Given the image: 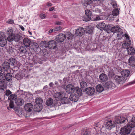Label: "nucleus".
<instances>
[{"instance_id": "1", "label": "nucleus", "mask_w": 135, "mask_h": 135, "mask_svg": "<svg viewBox=\"0 0 135 135\" xmlns=\"http://www.w3.org/2000/svg\"><path fill=\"white\" fill-rule=\"evenodd\" d=\"M104 0H82V4L84 8H91V9L96 12H100V10L96 8L94 9L92 7L94 6H98Z\"/></svg>"}, {"instance_id": "2", "label": "nucleus", "mask_w": 135, "mask_h": 135, "mask_svg": "<svg viewBox=\"0 0 135 135\" xmlns=\"http://www.w3.org/2000/svg\"><path fill=\"white\" fill-rule=\"evenodd\" d=\"M115 120L116 123L120 124L128 122V127L131 130L132 128L135 127V117H129L127 119L122 116L116 117Z\"/></svg>"}, {"instance_id": "3", "label": "nucleus", "mask_w": 135, "mask_h": 135, "mask_svg": "<svg viewBox=\"0 0 135 135\" xmlns=\"http://www.w3.org/2000/svg\"><path fill=\"white\" fill-rule=\"evenodd\" d=\"M13 30L12 29L8 30L7 34L9 35L7 38V40L9 42L14 41L16 42H18L22 39V37L20 35L13 33Z\"/></svg>"}, {"instance_id": "4", "label": "nucleus", "mask_w": 135, "mask_h": 135, "mask_svg": "<svg viewBox=\"0 0 135 135\" xmlns=\"http://www.w3.org/2000/svg\"><path fill=\"white\" fill-rule=\"evenodd\" d=\"M131 44V40H129V41L127 43L126 42L125 44H126L127 47H126V48L127 49V52L129 54L132 55L133 54L135 53V50L132 47H129Z\"/></svg>"}, {"instance_id": "5", "label": "nucleus", "mask_w": 135, "mask_h": 135, "mask_svg": "<svg viewBox=\"0 0 135 135\" xmlns=\"http://www.w3.org/2000/svg\"><path fill=\"white\" fill-rule=\"evenodd\" d=\"M6 37L2 32H0V46L3 47L7 44Z\"/></svg>"}, {"instance_id": "6", "label": "nucleus", "mask_w": 135, "mask_h": 135, "mask_svg": "<svg viewBox=\"0 0 135 135\" xmlns=\"http://www.w3.org/2000/svg\"><path fill=\"white\" fill-rule=\"evenodd\" d=\"M115 81L119 84H123L126 82V79L122 76L116 75L114 77Z\"/></svg>"}, {"instance_id": "7", "label": "nucleus", "mask_w": 135, "mask_h": 135, "mask_svg": "<svg viewBox=\"0 0 135 135\" xmlns=\"http://www.w3.org/2000/svg\"><path fill=\"white\" fill-rule=\"evenodd\" d=\"M75 88L74 86L73 85L70 84H68L65 87H64L65 90L68 94L75 92Z\"/></svg>"}, {"instance_id": "8", "label": "nucleus", "mask_w": 135, "mask_h": 135, "mask_svg": "<svg viewBox=\"0 0 135 135\" xmlns=\"http://www.w3.org/2000/svg\"><path fill=\"white\" fill-rule=\"evenodd\" d=\"M128 127L127 126H125L124 128H122L120 130V134L121 135H126L129 133L132 130Z\"/></svg>"}, {"instance_id": "9", "label": "nucleus", "mask_w": 135, "mask_h": 135, "mask_svg": "<svg viewBox=\"0 0 135 135\" xmlns=\"http://www.w3.org/2000/svg\"><path fill=\"white\" fill-rule=\"evenodd\" d=\"M65 93L62 91L57 92L55 93L54 97L56 100H60L62 97H65Z\"/></svg>"}, {"instance_id": "10", "label": "nucleus", "mask_w": 135, "mask_h": 135, "mask_svg": "<svg viewBox=\"0 0 135 135\" xmlns=\"http://www.w3.org/2000/svg\"><path fill=\"white\" fill-rule=\"evenodd\" d=\"M65 39V34L62 33L59 34L55 38L56 41L58 42H62Z\"/></svg>"}, {"instance_id": "11", "label": "nucleus", "mask_w": 135, "mask_h": 135, "mask_svg": "<svg viewBox=\"0 0 135 135\" xmlns=\"http://www.w3.org/2000/svg\"><path fill=\"white\" fill-rule=\"evenodd\" d=\"M85 30L84 28L82 27H79L76 31V35L79 36H82L84 33Z\"/></svg>"}, {"instance_id": "12", "label": "nucleus", "mask_w": 135, "mask_h": 135, "mask_svg": "<svg viewBox=\"0 0 135 135\" xmlns=\"http://www.w3.org/2000/svg\"><path fill=\"white\" fill-rule=\"evenodd\" d=\"M105 87L107 89H111L114 88L115 85L111 81H108L106 82L105 85Z\"/></svg>"}, {"instance_id": "13", "label": "nucleus", "mask_w": 135, "mask_h": 135, "mask_svg": "<svg viewBox=\"0 0 135 135\" xmlns=\"http://www.w3.org/2000/svg\"><path fill=\"white\" fill-rule=\"evenodd\" d=\"M48 46L50 49H55L57 47V45L55 41L51 40L49 42Z\"/></svg>"}, {"instance_id": "14", "label": "nucleus", "mask_w": 135, "mask_h": 135, "mask_svg": "<svg viewBox=\"0 0 135 135\" xmlns=\"http://www.w3.org/2000/svg\"><path fill=\"white\" fill-rule=\"evenodd\" d=\"M105 126L107 129L110 130L112 128L115 127V125L112 120H110L106 123Z\"/></svg>"}, {"instance_id": "15", "label": "nucleus", "mask_w": 135, "mask_h": 135, "mask_svg": "<svg viewBox=\"0 0 135 135\" xmlns=\"http://www.w3.org/2000/svg\"><path fill=\"white\" fill-rule=\"evenodd\" d=\"M35 102L36 104H39L40 105L39 106V109L40 110H41L42 108V106L41 105V104L43 102L42 99L41 98H37L35 100Z\"/></svg>"}, {"instance_id": "16", "label": "nucleus", "mask_w": 135, "mask_h": 135, "mask_svg": "<svg viewBox=\"0 0 135 135\" xmlns=\"http://www.w3.org/2000/svg\"><path fill=\"white\" fill-rule=\"evenodd\" d=\"M99 79L100 81L105 82L107 80L108 78L106 74L102 73L99 75Z\"/></svg>"}, {"instance_id": "17", "label": "nucleus", "mask_w": 135, "mask_h": 135, "mask_svg": "<svg viewBox=\"0 0 135 135\" xmlns=\"http://www.w3.org/2000/svg\"><path fill=\"white\" fill-rule=\"evenodd\" d=\"M86 93L89 95H93L95 92V89L93 87H89L86 88Z\"/></svg>"}, {"instance_id": "18", "label": "nucleus", "mask_w": 135, "mask_h": 135, "mask_svg": "<svg viewBox=\"0 0 135 135\" xmlns=\"http://www.w3.org/2000/svg\"><path fill=\"white\" fill-rule=\"evenodd\" d=\"M31 42V40L27 38H25L23 40V44L26 47H28L30 46Z\"/></svg>"}, {"instance_id": "19", "label": "nucleus", "mask_w": 135, "mask_h": 135, "mask_svg": "<svg viewBox=\"0 0 135 135\" xmlns=\"http://www.w3.org/2000/svg\"><path fill=\"white\" fill-rule=\"evenodd\" d=\"M69 99L70 100L76 102L78 100L79 96L75 94H71L69 97Z\"/></svg>"}, {"instance_id": "20", "label": "nucleus", "mask_w": 135, "mask_h": 135, "mask_svg": "<svg viewBox=\"0 0 135 135\" xmlns=\"http://www.w3.org/2000/svg\"><path fill=\"white\" fill-rule=\"evenodd\" d=\"M129 65L132 66H135V57L132 56L130 57L128 60Z\"/></svg>"}, {"instance_id": "21", "label": "nucleus", "mask_w": 135, "mask_h": 135, "mask_svg": "<svg viewBox=\"0 0 135 135\" xmlns=\"http://www.w3.org/2000/svg\"><path fill=\"white\" fill-rule=\"evenodd\" d=\"M15 102L17 105L21 106L23 104L24 101L22 99L19 98H17L15 100Z\"/></svg>"}, {"instance_id": "22", "label": "nucleus", "mask_w": 135, "mask_h": 135, "mask_svg": "<svg viewBox=\"0 0 135 135\" xmlns=\"http://www.w3.org/2000/svg\"><path fill=\"white\" fill-rule=\"evenodd\" d=\"M105 24L103 22L100 23L98 24L96 26L97 28L102 31L105 30Z\"/></svg>"}, {"instance_id": "23", "label": "nucleus", "mask_w": 135, "mask_h": 135, "mask_svg": "<svg viewBox=\"0 0 135 135\" xmlns=\"http://www.w3.org/2000/svg\"><path fill=\"white\" fill-rule=\"evenodd\" d=\"M33 105L31 103H27L25 106V110L27 112H30L33 108Z\"/></svg>"}, {"instance_id": "24", "label": "nucleus", "mask_w": 135, "mask_h": 135, "mask_svg": "<svg viewBox=\"0 0 135 135\" xmlns=\"http://www.w3.org/2000/svg\"><path fill=\"white\" fill-rule=\"evenodd\" d=\"M85 13L87 16V17H88V19L86 21H87L91 20V17L92 16L91 15L92 14L91 11L89 9H86L85 11Z\"/></svg>"}, {"instance_id": "25", "label": "nucleus", "mask_w": 135, "mask_h": 135, "mask_svg": "<svg viewBox=\"0 0 135 135\" xmlns=\"http://www.w3.org/2000/svg\"><path fill=\"white\" fill-rule=\"evenodd\" d=\"M94 28L91 26H89L86 28V33L91 34L93 33Z\"/></svg>"}, {"instance_id": "26", "label": "nucleus", "mask_w": 135, "mask_h": 135, "mask_svg": "<svg viewBox=\"0 0 135 135\" xmlns=\"http://www.w3.org/2000/svg\"><path fill=\"white\" fill-rule=\"evenodd\" d=\"M130 71L128 70H123L121 72L122 76L124 78L128 77Z\"/></svg>"}, {"instance_id": "27", "label": "nucleus", "mask_w": 135, "mask_h": 135, "mask_svg": "<svg viewBox=\"0 0 135 135\" xmlns=\"http://www.w3.org/2000/svg\"><path fill=\"white\" fill-rule=\"evenodd\" d=\"M60 100L62 104H69L70 103V101L69 99L65 97H62Z\"/></svg>"}, {"instance_id": "28", "label": "nucleus", "mask_w": 135, "mask_h": 135, "mask_svg": "<svg viewBox=\"0 0 135 135\" xmlns=\"http://www.w3.org/2000/svg\"><path fill=\"white\" fill-rule=\"evenodd\" d=\"M120 30V28L118 26H115L112 27L110 29V31L114 33L117 32L118 30Z\"/></svg>"}, {"instance_id": "29", "label": "nucleus", "mask_w": 135, "mask_h": 135, "mask_svg": "<svg viewBox=\"0 0 135 135\" xmlns=\"http://www.w3.org/2000/svg\"><path fill=\"white\" fill-rule=\"evenodd\" d=\"M9 63L7 62H4L3 64V68L5 70H7L9 69Z\"/></svg>"}, {"instance_id": "30", "label": "nucleus", "mask_w": 135, "mask_h": 135, "mask_svg": "<svg viewBox=\"0 0 135 135\" xmlns=\"http://www.w3.org/2000/svg\"><path fill=\"white\" fill-rule=\"evenodd\" d=\"M96 89L98 92H101L104 90V88L102 85H98L96 86Z\"/></svg>"}, {"instance_id": "31", "label": "nucleus", "mask_w": 135, "mask_h": 135, "mask_svg": "<svg viewBox=\"0 0 135 135\" xmlns=\"http://www.w3.org/2000/svg\"><path fill=\"white\" fill-rule=\"evenodd\" d=\"M75 92H76L79 96H81L82 94L81 89L78 87L75 88Z\"/></svg>"}, {"instance_id": "32", "label": "nucleus", "mask_w": 135, "mask_h": 135, "mask_svg": "<svg viewBox=\"0 0 135 135\" xmlns=\"http://www.w3.org/2000/svg\"><path fill=\"white\" fill-rule=\"evenodd\" d=\"M53 103V99L52 98H49L46 101V104L47 106H50L52 105Z\"/></svg>"}, {"instance_id": "33", "label": "nucleus", "mask_w": 135, "mask_h": 135, "mask_svg": "<svg viewBox=\"0 0 135 135\" xmlns=\"http://www.w3.org/2000/svg\"><path fill=\"white\" fill-rule=\"evenodd\" d=\"M80 85L81 88L83 90L84 89H86L87 84L85 81H82L80 83Z\"/></svg>"}, {"instance_id": "34", "label": "nucleus", "mask_w": 135, "mask_h": 135, "mask_svg": "<svg viewBox=\"0 0 135 135\" xmlns=\"http://www.w3.org/2000/svg\"><path fill=\"white\" fill-rule=\"evenodd\" d=\"M112 14L113 16H117L119 14V10L117 8L114 9L112 12Z\"/></svg>"}, {"instance_id": "35", "label": "nucleus", "mask_w": 135, "mask_h": 135, "mask_svg": "<svg viewBox=\"0 0 135 135\" xmlns=\"http://www.w3.org/2000/svg\"><path fill=\"white\" fill-rule=\"evenodd\" d=\"M5 79V76L3 73H0V82H4Z\"/></svg>"}, {"instance_id": "36", "label": "nucleus", "mask_w": 135, "mask_h": 135, "mask_svg": "<svg viewBox=\"0 0 135 135\" xmlns=\"http://www.w3.org/2000/svg\"><path fill=\"white\" fill-rule=\"evenodd\" d=\"M12 76L10 73H8L7 74L5 77V79L8 81H10L11 80Z\"/></svg>"}, {"instance_id": "37", "label": "nucleus", "mask_w": 135, "mask_h": 135, "mask_svg": "<svg viewBox=\"0 0 135 135\" xmlns=\"http://www.w3.org/2000/svg\"><path fill=\"white\" fill-rule=\"evenodd\" d=\"M17 95L15 94H11L8 97V99L10 101L15 100L17 98Z\"/></svg>"}, {"instance_id": "38", "label": "nucleus", "mask_w": 135, "mask_h": 135, "mask_svg": "<svg viewBox=\"0 0 135 135\" xmlns=\"http://www.w3.org/2000/svg\"><path fill=\"white\" fill-rule=\"evenodd\" d=\"M110 4L112 6L113 8H117V3L116 2L114 1H112Z\"/></svg>"}, {"instance_id": "39", "label": "nucleus", "mask_w": 135, "mask_h": 135, "mask_svg": "<svg viewBox=\"0 0 135 135\" xmlns=\"http://www.w3.org/2000/svg\"><path fill=\"white\" fill-rule=\"evenodd\" d=\"M10 62L11 64L15 66L16 64V61L13 58H11L10 60Z\"/></svg>"}, {"instance_id": "40", "label": "nucleus", "mask_w": 135, "mask_h": 135, "mask_svg": "<svg viewBox=\"0 0 135 135\" xmlns=\"http://www.w3.org/2000/svg\"><path fill=\"white\" fill-rule=\"evenodd\" d=\"M6 88V85L4 84V82H0V89H1L4 90Z\"/></svg>"}, {"instance_id": "41", "label": "nucleus", "mask_w": 135, "mask_h": 135, "mask_svg": "<svg viewBox=\"0 0 135 135\" xmlns=\"http://www.w3.org/2000/svg\"><path fill=\"white\" fill-rule=\"evenodd\" d=\"M19 50L20 52L22 54L25 53L26 51V49H25L24 47L23 46H21L20 47Z\"/></svg>"}, {"instance_id": "42", "label": "nucleus", "mask_w": 135, "mask_h": 135, "mask_svg": "<svg viewBox=\"0 0 135 135\" xmlns=\"http://www.w3.org/2000/svg\"><path fill=\"white\" fill-rule=\"evenodd\" d=\"M117 32H118L117 37H120L123 35V31H121V29L120 30H118V31Z\"/></svg>"}, {"instance_id": "43", "label": "nucleus", "mask_w": 135, "mask_h": 135, "mask_svg": "<svg viewBox=\"0 0 135 135\" xmlns=\"http://www.w3.org/2000/svg\"><path fill=\"white\" fill-rule=\"evenodd\" d=\"M9 107L10 108L13 109L14 107V105L13 102L12 100L10 101L9 104Z\"/></svg>"}, {"instance_id": "44", "label": "nucleus", "mask_w": 135, "mask_h": 135, "mask_svg": "<svg viewBox=\"0 0 135 135\" xmlns=\"http://www.w3.org/2000/svg\"><path fill=\"white\" fill-rule=\"evenodd\" d=\"M95 18H94V19H91V20H94V21H98L100 20L101 19V18L99 16H94Z\"/></svg>"}, {"instance_id": "45", "label": "nucleus", "mask_w": 135, "mask_h": 135, "mask_svg": "<svg viewBox=\"0 0 135 135\" xmlns=\"http://www.w3.org/2000/svg\"><path fill=\"white\" fill-rule=\"evenodd\" d=\"M14 49H13L12 48H9L7 50V52L9 54H12L13 53V52L14 51Z\"/></svg>"}, {"instance_id": "46", "label": "nucleus", "mask_w": 135, "mask_h": 135, "mask_svg": "<svg viewBox=\"0 0 135 135\" xmlns=\"http://www.w3.org/2000/svg\"><path fill=\"white\" fill-rule=\"evenodd\" d=\"M11 92L9 90H7L6 91L5 95L7 96H8L11 93Z\"/></svg>"}, {"instance_id": "47", "label": "nucleus", "mask_w": 135, "mask_h": 135, "mask_svg": "<svg viewBox=\"0 0 135 135\" xmlns=\"http://www.w3.org/2000/svg\"><path fill=\"white\" fill-rule=\"evenodd\" d=\"M62 28V27L61 26L57 27L55 28L54 30L55 31H58L60 30Z\"/></svg>"}, {"instance_id": "48", "label": "nucleus", "mask_w": 135, "mask_h": 135, "mask_svg": "<svg viewBox=\"0 0 135 135\" xmlns=\"http://www.w3.org/2000/svg\"><path fill=\"white\" fill-rule=\"evenodd\" d=\"M7 22L8 23L10 24H13L14 23V21L12 20H9Z\"/></svg>"}, {"instance_id": "49", "label": "nucleus", "mask_w": 135, "mask_h": 135, "mask_svg": "<svg viewBox=\"0 0 135 135\" xmlns=\"http://www.w3.org/2000/svg\"><path fill=\"white\" fill-rule=\"evenodd\" d=\"M39 16L41 19H44L45 17V15L43 13L40 14V15Z\"/></svg>"}, {"instance_id": "50", "label": "nucleus", "mask_w": 135, "mask_h": 135, "mask_svg": "<svg viewBox=\"0 0 135 135\" xmlns=\"http://www.w3.org/2000/svg\"><path fill=\"white\" fill-rule=\"evenodd\" d=\"M90 134L89 132L87 131H85L83 133V135H89Z\"/></svg>"}, {"instance_id": "51", "label": "nucleus", "mask_w": 135, "mask_h": 135, "mask_svg": "<svg viewBox=\"0 0 135 135\" xmlns=\"http://www.w3.org/2000/svg\"><path fill=\"white\" fill-rule=\"evenodd\" d=\"M33 46L35 47V49H37L39 48V46L38 44L36 43H34L33 44Z\"/></svg>"}, {"instance_id": "52", "label": "nucleus", "mask_w": 135, "mask_h": 135, "mask_svg": "<svg viewBox=\"0 0 135 135\" xmlns=\"http://www.w3.org/2000/svg\"><path fill=\"white\" fill-rule=\"evenodd\" d=\"M124 36L126 38V39L127 40H128L129 41L130 40H129V36L128 35L127 33H125L124 34Z\"/></svg>"}, {"instance_id": "53", "label": "nucleus", "mask_w": 135, "mask_h": 135, "mask_svg": "<svg viewBox=\"0 0 135 135\" xmlns=\"http://www.w3.org/2000/svg\"><path fill=\"white\" fill-rule=\"evenodd\" d=\"M62 23L59 21H56L55 22V24L56 25H61Z\"/></svg>"}, {"instance_id": "54", "label": "nucleus", "mask_w": 135, "mask_h": 135, "mask_svg": "<svg viewBox=\"0 0 135 135\" xmlns=\"http://www.w3.org/2000/svg\"><path fill=\"white\" fill-rule=\"evenodd\" d=\"M43 89L44 91L47 90L48 89V86L47 85L45 86H44Z\"/></svg>"}, {"instance_id": "55", "label": "nucleus", "mask_w": 135, "mask_h": 135, "mask_svg": "<svg viewBox=\"0 0 135 135\" xmlns=\"http://www.w3.org/2000/svg\"><path fill=\"white\" fill-rule=\"evenodd\" d=\"M20 28L23 31H24L25 30V28L23 26L21 25L20 26Z\"/></svg>"}, {"instance_id": "56", "label": "nucleus", "mask_w": 135, "mask_h": 135, "mask_svg": "<svg viewBox=\"0 0 135 135\" xmlns=\"http://www.w3.org/2000/svg\"><path fill=\"white\" fill-rule=\"evenodd\" d=\"M47 5L48 6H52V4L51 3L48 2L47 3Z\"/></svg>"}, {"instance_id": "57", "label": "nucleus", "mask_w": 135, "mask_h": 135, "mask_svg": "<svg viewBox=\"0 0 135 135\" xmlns=\"http://www.w3.org/2000/svg\"><path fill=\"white\" fill-rule=\"evenodd\" d=\"M53 83L52 82L50 83L49 84V85L50 87H52L53 86Z\"/></svg>"}, {"instance_id": "58", "label": "nucleus", "mask_w": 135, "mask_h": 135, "mask_svg": "<svg viewBox=\"0 0 135 135\" xmlns=\"http://www.w3.org/2000/svg\"><path fill=\"white\" fill-rule=\"evenodd\" d=\"M54 9V7H52V8H50L49 9V10L50 11H51L53 10Z\"/></svg>"}, {"instance_id": "59", "label": "nucleus", "mask_w": 135, "mask_h": 135, "mask_svg": "<svg viewBox=\"0 0 135 135\" xmlns=\"http://www.w3.org/2000/svg\"><path fill=\"white\" fill-rule=\"evenodd\" d=\"M53 29H51L49 31V32L50 33H51L53 32Z\"/></svg>"}, {"instance_id": "60", "label": "nucleus", "mask_w": 135, "mask_h": 135, "mask_svg": "<svg viewBox=\"0 0 135 135\" xmlns=\"http://www.w3.org/2000/svg\"><path fill=\"white\" fill-rule=\"evenodd\" d=\"M2 68L0 66V73H2Z\"/></svg>"}, {"instance_id": "61", "label": "nucleus", "mask_w": 135, "mask_h": 135, "mask_svg": "<svg viewBox=\"0 0 135 135\" xmlns=\"http://www.w3.org/2000/svg\"><path fill=\"white\" fill-rule=\"evenodd\" d=\"M53 17H54V18H57V16H56V15H54L53 16Z\"/></svg>"}, {"instance_id": "62", "label": "nucleus", "mask_w": 135, "mask_h": 135, "mask_svg": "<svg viewBox=\"0 0 135 135\" xmlns=\"http://www.w3.org/2000/svg\"><path fill=\"white\" fill-rule=\"evenodd\" d=\"M29 32V33L30 35H32V33L31 32Z\"/></svg>"}, {"instance_id": "63", "label": "nucleus", "mask_w": 135, "mask_h": 135, "mask_svg": "<svg viewBox=\"0 0 135 135\" xmlns=\"http://www.w3.org/2000/svg\"><path fill=\"white\" fill-rule=\"evenodd\" d=\"M131 135H135V134H132Z\"/></svg>"}, {"instance_id": "64", "label": "nucleus", "mask_w": 135, "mask_h": 135, "mask_svg": "<svg viewBox=\"0 0 135 135\" xmlns=\"http://www.w3.org/2000/svg\"><path fill=\"white\" fill-rule=\"evenodd\" d=\"M9 107H7V109H8V110H9Z\"/></svg>"}]
</instances>
